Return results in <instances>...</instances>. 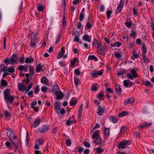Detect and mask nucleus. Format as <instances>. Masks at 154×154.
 <instances>
[{"instance_id":"obj_64","label":"nucleus","mask_w":154,"mask_h":154,"mask_svg":"<svg viewBox=\"0 0 154 154\" xmlns=\"http://www.w3.org/2000/svg\"><path fill=\"white\" fill-rule=\"evenodd\" d=\"M134 135L136 138H139V134L137 132H135L134 133Z\"/></svg>"},{"instance_id":"obj_28","label":"nucleus","mask_w":154,"mask_h":154,"mask_svg":"<svg viewBox=\"0 0 154 154\" xmlns=\"http://www.w3.org/2000/svg\"><path fill=\"white\" fill-rule=\"evenodd\" d=\"M41 65L40 64H39L38 65L36 69V71L38 72H39L41 70Z\"/></svg>"},{"instance_id":"obj_19","label":"nucleus","mask_w":154,"mask_h":154,"mask_svg":"<svg viewBox=\"0 0 154 154\" xmlns=\"http://www.w3.org/2000/svg\"><path fill=\"white\" fill-rule=\"evenodd\" d=\"M116 91L117 92L118 94L119 95L122 91L121 86L119 85H116Z\"/></svg>"},{"instance_id":"obj_33","label":"nucleus","mask_w":154,"mask_h":154,"mask_svg":"<svg viewBox=\"0 0 154 154\" xmlns=\"http://www.w3.org/2000/svg\"><path fill=\"white\" fill-rule=\"evenodd\" d=\"M1 84L4 87L6 86L8 84V83L4 79L1 80Z\"/></svg>"},{"instance_id":"obj_24","label":"nucleus","mask_w":154,"mask_h":154,"mask_svg":"<svg viewBox=\"0 0 154 154\" xmlns=\"http://www.w3.org/2000/svg\"><path fill=\"white\" fill-rule=\"evenodd\" d=\"M95 150L96 151V152L95 153V154H99L103 151V150L101 149V148L100 147H97L95 149Z\"/></svg>"},{"instance_id":"obj_41","label":"nucleus","mask_w":154,"mask_h":154,"mask_svg":"<svg viewBox=\"0 0 154 154\" xmlns=\"http://www.w3.org/2000/svg\"><path fill=\"white\" fill-rule=\"evenodd\" d=\"M63 24L64 27L66 25V19L65 16H63Z\"/></svg>"},{"instance_id":"obj_31","label":"nucleus","mask_w":154,"mask_h":154,"mask_svg":"<svg viewBox=\"0 0 154 154\" xmlns=\"http://www.w3.org/2000/svg\"><path fill=\"white\" fill-rule=\"evenodd\" d=\"M44 8V7L41 4H39L37 7V9L39 11H42Z\"/></svg>"},{"instance_id":"obj_29","label":"nucleus","mask_w":154,"mask_h":154,"mask_svg":"<svg viewBox=\"0 0 154 154\" xmlns=\"http://www.w3.org/2000/svg\"><path fill=\"white\" fill-rule=\"evenodd\" d=\"M131 74L133 76L134 78L137 77V75L136 73V71L135 69H133L131 71Z\"/></svg>"},{"instance_id":"obj_46","label":"nucleus","mask_w":154,"mask_h":154,"mask_svg":"<svg viewBox=\"0 0 154 154\" xmlns=\"http://www.w3.org/2000/svg\"><path fill=\"white\" fill-rule=\"evenodd\" d=\"M76 60V59L74 58L71 60L70 63L72 66H73L74 65Z\"/></svg>"},{"instance_id":"obj_59","label":"nucleus","mask_w":154,"mask_h":154,"mask_svg":"<svg viewBox=\"0 0 154 154\" xmlns=\"http://www.w3.org/2000/svg\"><path fill=\"white\" fill-rule=\"evenodd\" d=\"M72 34L74 36L79 35V33L75 30H74L73 31Z\"/></svg>"},{"instance_id":"obj_10","label":"nucleus","mask_w":154,"mask_h":154,"mask_svg":"<svg viewBox=\"0 0 154 154\" xmlns=\"http://www.w3.org/2000/svg\"><path fill=\"white\" fill-rule=\"evenodd\" d=\"M124 85L125 87H131L133 85V83L129 80H125L123 81Z\"/></svg>"},{"instance_id":"obj_55","label":"nucleus","mask_w":154,"mask_h":154,"mask_svg":"<svg viewBox=\"0 0 154 154\" xmlns=\"http://www.w3.org/2000/svg\"><path fill=\"white\" fill-rule=\"evenodd\" d=\"M84 18V15L82 13H81L80 15L79 20L80 21H82Z\"/></svg>"},{"instance_id":"obj_47","label":"nucleus","mask_w":154,"mask_h":154,"mask_svg":"<svg viewBox=\"0 0 154 154\" xmlns=\"http://www.w3.org/2000/svg\"><path fill=\"white\" fill-rule=\"evenodd\" d=\"M145 86H152V85H151L150 82L149 81H146L145 82Z\"/></svg>"},{"instance_id":"obj_12","label":"nucleus","mask_w":154,"mask_h":154,"mask_svg":"<svg viewBox=\"0 0 154 154\" xmlns=\"http://www.w3.org/2000/svg\"><path fill=\"white\" fill-rule=\"evenodd\" d=\"M61 105L60 104H59L57 102H56L55 103L54 105L55 110L57 113H59V112Z\"/></svg>"},{"instance_id":"obj_36","label":"nucleus","mask_w":154,"mask_h":154,"mask_svg":"<svg viewBox=\"0 0 154 154\" xmlns=\"http://www.w3.org/2000/svg\"><path fill=\"white\" fill-rule=\"evenodd\" d=\"M115 55L116 56V57L118 59L120 58L122 56L120 52L115 53Z\"/></svg>"},{"instance_id":"obj_51","label":"nucleus","mask_w":154,"mask_h":154,"mask_svg":"<svg viewBox=\"0 0 154 154\" xmlns=\"http://www.w3.org/2000/svg\"><path fill=\"white\" fill-rule=\"evenodd\" d=\"M130 35L134 38L136 36V33L133 30H132L131 33L130 34Z\"/></svg>"},{"instance_id":"obj_57","label":"nucleus","mask_w":154,"mask_h":154,"mask_svg":"<svg viewBox=\"0 0 154 154\" xmlns=\"http://www.w3.org/2000/svg\"><path fill=\"white\" fill-rule=\"evenodd\" d=\"M36 43L31 41V44H30V46L33 48H35L36 45Z\"/></svg>"},{"instance_id":"obj_32","label":"nucleus","mask_w":154,"mask_h":154,"mask_svg":"<svg viewBox=\"0 0 154 154\" xmlns=\"http://www.w3.org/2000/svg\"><path fill=\"white\" fill-rule=\"evenodd\" d=\"M29 74L30 75L31 78L32 77V76L33 75L34 73V69L33 68L30 67L29 68Z\"/></svg>"},{"instance_id":"obj_62","label":"nucleus","mask_w":154,"mask_h":154,"mask_svg":"<svg viewBox=\"0 0 154 154\" xmlns=\"http://www.w3.org/2000/svg\"><path fill=\"white\" fill-rule=\"evenodd\" d=\"M5 116L6 117H9L10 116V114L8 111H5Z\"/></svg>"},{"instance_id":"obj_5","label":"nucleus","mask_w":154,"mask_h":154,"mask_svg":"<svg viewBox=\"0 0 154 154\" xmlns=\"http://www.w3.org/2000/svg\"><path fill=\"white\" fill-rule=\"evenodd\" d=\"M124 0H120L119 4L118 6L116 9V13H118L122 11L124 6Z\"/></svg>"},{"instance_id":"obj_37","label":"nucleus","mask_w":154,"mask_h":154,"mask_svg":"<svg viewBox=\"0 0 154 154\" xmlns=\"http://www.w3.org/2000/svg\"><path fill=\"white\" fill-rule=\"evenodd\" d=\"M32 84L31 83L28 85L27 88H26V93L29 90L32 88Z\"/></svg>"},{"instance_id":"obj_1","label":"nucleus","mask_w":154,"mask_h":154,"mask_svg":"<svg viewBox=\"0 0 154 154\" xmlns=\"http://www.w3.org/2000/svg\"><path fill=\"white\" fill-rule=\"evenodd\" d=\"M7 136L9 138L10 141L11 143L15 145V147H18V140L16 138V137L14 135V132L13 130L7 128Z\"/></svg>"},{"instance_id":"obj_27","label":"nucleus","mask_w":154,"mask_h":154,"mask_svg":"<svg viewBox=\"0 0 154 154\" xmlns=\"http://www.w3.org/2000/svg\"><path fill=\"white\" fill-rule=\"evenodd\" d=\"M110 120L113 123H116L117 122V119L113 116H111L110 118Z\"/></svg>"},{"instance_id":"obj_43","label":"nucleus","mask_w":154,"mask_h":154,"mask_svg":"<svg viewBox=\"0 0 154 154\" xmlns=\"http://www.w3.org/2000/svg\"><path fill=\"white\" fill-rule=\"evenodd\" d=\"M112 13V11L110 10H108L106 11V14L107 16V18L108 19L110 17L111 13Z\"/></svg>"},{"instance_id":"obj_2","label":"nucleus","mask_w":154,"mask_h":154,"mask_svg":"<svg viewBox=\"0 0 154 154\" xmlns=\"http://www.w3.org/2000/svg\"><path fill=\"white\" fill-rule=\"evenodd\" d=\"M4 97L5 101L6 103L9 102L10 103L14 100V96L10 95V90L6 89L4 92Z\"/></svg>"},{"instance_id":"obj_53","label":"nucleus","mask_w":154,"mask_h":154,"mask_svg":"<svg viewBox=\"0 0 154 154\" xmlns=\"http://www.w3.org/2000/svg\"><path fill=\"white\" fill-rule=\"evenodd\" d=\"M65 51L64 49V48L63 47H62L61 48V50H60V53H59V54H60V55H62V56H63V54H64V52H65Z\"/></svg>"},{"instance_id":"obj_42","label":"nucleus","mask_w":154,"mask_h":154,"mask_svg":"<svg viewBox=\"0 0 154 154\" xmlns=\"http://www.w3.org/2000/svg\"><path fill=\"white\" fill-rule=\"evenodd\" d=\"M127 77L128 78L130 79H132L134 78L132 74L129 73H128L127 74Z\"/></svg>"},{"instance_id":"obj_26","label":"nucleus","mask_w":154,"mask_h":154,"mask_svg":"<svg viewBox=\"0 0 154 154\" xmlns=\"http://www.w3.org/2000/svg\"><path fill=\"white\" fill-rule=\"evenodd\" d=\"M88 59L90 60H94L95 61H96L97 60V58L94 55H91L88 56Z\"/></svg>"},{"instance_id":"obj_38","label":"nucleus","mask_w":154,"mask_h":154,"mask_svg":"<svg viewBox=\"0 0 154 154\" xmlns=\"http://www.w3.org/2000/svg\"><path fill=\"white\" fill-rule=\"evenodd\" d=\"M79 35H77L75 36V37L74 39H73V41L74 42H79Z\"/></svg>"},{"instance_id":"obj_63","label":"nucleus","mask_w":154,"mask_h":154,"mask_svg":"<svg viewBox=\"0 0 154 154\" xmlns=\"http://www.w3.org/2000/svg\"><path fill=\"white\" fill-rule=\"evenodd\" d=\"M122 45V44L119 42H116L115 43V46H117L118 47H119Z\"/></svg>"},{"instance_id":"obj_50","label":"nucleus","mask_w":154,"mask_h":154,"mask_svg":"<svg viewBox=\"0 0 154 154\" xmlns=\"http://www.w3.org/2000/svg\"><path fill=\"white\" fill-rule=\"evenodd\" d=\"M66 144L67 146H70L71 144V142L70 140L68 139L66 140Z\"/></svg>"},{"instance_id":"obj_4","label":"nucleus","mask_w":154,"mask_h":154,"mask_svg":"<svg viewBox=\"0 0 154 154\" xmlns=\"http://www.w3.org/2000/svg\"><path fill=\"white\" fill-rule=\"evenodd\" d=\"M129 145L128 141L127 140H124L119 143L118 148L121 149L125 148Z\"/></svg>"},{"instance_id":"obj_9","label":"nucleus","mask_w":154,"mask_h":154,"mask_svg":"<svg viewBox=\"0 0 154 154\" xmlns=\"http://www.w3.org/2000/svg\"><path fill=\"white\" fill-rule=\"evenodd\" d=\"M18 57L17 55L14 54L11 58L10 60L11 62V64H16V61L17 60Z\"/></svg>"},{"instance_id":"obj_52","label":"nucleus","mask_w":154,"mask_h":154,"mask_svg":"<svg viewBox=\"0 0 154 154\" xmlns=\"http://www.w3.org/2000/svg\"><path fill=\"white\" fill-rule=\"evenodd\" d=\"M77 102L75 100H72L70 101V106H73L75 105Z\"/></svg>"},{"instance_id":"obj_40","label":"nucleus","mask_w":154,"mask_h":154,"mask_svg":"<svg viewBox=\"0 0 154 154\" xmlns=\"http://www.w3.org/2000/svg\"><path fill=\"white\" fill-rule=\"evenodd\" d=\"M72 122L69 119L66 122V124L67 126L71 125L72 124Z\"/></svg>"},{"instance_id":"obj_21","label":"nucleus","mask_w":154,"mask_h":154,"mask_svg":"<svg viewBox=\"0 0 154 154\" xmlns=\"http://www.w3.org/2000/svg\"><path fill=\"white\" fill-rule=\"evenodd\" d=\"M41 82L42 83L45 85H47L48 83L47 79L45 77H42L41 79Z\"/></svg>"},{"instance_id":"obj_45","label":"nucleus","mask_w":154,"mask_h":154,"mask_svg":"<svg viewBox=\"0 0 154 154\" xmlns=\"http://www.w3.org/2000/svg\"><path fill=\"white\" fill-rule=\"evenodd\" d=\"M39 90V86L38 85L35 88V90L34 91V93L35 94H37Z\"/></svg>"},{"instance_id":"obj_23","label":"nucleus","mask_w":154,"mask_h":154,"mask_svg":"<svg viewBox=\"0 0 154 154\" xmlns=\"http://www.w3.org/2000/svg\"><path fill=\"white\" fill-rule=\"evenodd\" d=\"M128 103L131 104H132L135 101V99L133 97H131L128 98L126 100Z\"/></svg>"},{"instance_id":"obj_35","label":"nucleus","mask_w":154,"mask_h":154,"mask_svg":"<svg viewBox=\"0 0 154 154\" xmlns=\"http://www.w3.org/2000/svg\"><path fill=\"white\" fill-rule=\"evenodd\" d=\"M127 114V112L124 111L119 114V115L120 117H122L126 116Z\"/></svg>"},{"instance_id":"obj_17","label":"nucleus","mask_w":154,"mask_h":154,"mask_svg":"<svg viewBox=\"0 0 154 154\" xmlns=\"http://www.w3.org/2000/svg\"><path fill=\"white\" fill-rule=\"evenodd\" d=\"M55 95L57 96L56 99L57 100H61L64 97V95L61 91H59L58 94Z\"/></svg>"},{"instance_id":"obj_6","label":"nucleus","mask_w":154,"mask_h":154,"mask_svg":"<svg viewBox=\"0 0 154 154\" xmlns=\"http://www.w3.org/2000/svg\"><path fill=\"white\" fill-rule=\"evenodd\" d=\"M104 135L105 140H107L108 137L110 135V129L109 128H105Z\"/></svg>"},{"instance_id":"obj_16","label":"nucleus","mask_w":154,"mask_h":154,"mask_svg":"<svg viewBox=\"0 0 154 154\" xmlns=\"http://www.w3.org/2000/svg\"><path fill=\"white\" fill-rule=\"evenodd\" d=\"M93 142L96 145H100L102 144V140L100 137L95 139L94 140H93Z\"/></svg>"},{"instance_id":"obj_18","label":"nucleus","mask_w":154,"mask_h":154,"mask_svg":"<svg viewBox=\"0 0 154 154\" xmlns=\"http://www.w3.org/2000/svg\"><path fill=\"white\" fill-rule=\"evenodd\" d=\"M83 40L85 41H87L89 42H91V37L88 35H85L82 38Z\"/></svg>"},{"instance_id":"obj_39","label":"nucleus","mask_w":154,"mask_h":154,"mask_svg":"<svg viewBox=\"0 0 154 154\" xmlns=\"http://www.w3.org/2000/svg\"><path fill=\"white\" fill-rule=\"evenodd\" d=\"M142 56L144 62L148 63L149 62V60L146 57L145 55L143 54Z\"/></svg>"},{"instance_id":"obj_22","label":"nucleus","mask_w":154,"mask_h":154,"mask_svg":"<svg viewBox=\"0 0 154 154\" xmlns=\"http://www.w3.org/2000/svg\"><path fill=\"white\" fill-rule=\"evenodd\" d=\"M33 59L31 57L26 58L25 60V62L26 63H30L34 61Z\"/></svg>"},{"instance_id":"obj_30","label":"nucleus","mask_w":154,"mask_h":154,"mask_svg":"<svg viewBox=\"0 0 154 154\" xmlns=\"http://www.w3.org/2000/svg\"><path fill=\"white\" fill-rule=\"evenodd\" d=\"M92 137L93 138L96 139L97 138L100 137L97 133H94L92 135Z\"/></svg>"},{"instance_id":"obj_25","label":"nucleus","mask_w":154,"mask_h":154,"mask_svg":"<svg viewBox=\"0 0 154 154\" xmlns=\"http://www.w3.org/2000/svg\"><path fill=\"white\" fill-rule=\"evenodd\" d=\"M142 50L143 51L142 55L143 54L145 55V54L146 53L147 49L146 46L145 45H143Z\"/></svg>"},{"instance_id":"obj_7","label":"nucleus","mask_w":154,"mask_h":154,"mask_svg":"<svg viewBox=\"0 0 154 154\" xmlns=\"http://www.w3.org/2000/svg\"><path fill=\"white\" fill-rule=\"evenodd\" d=\"M105 110L104 108H103L101 106H98L97 113L99 116H102Z\"/></svg>"},{"instance_id":"obj_11","label":"nucleus","mask_w":154,"mask_h":154,"mask_svg":"<svg viewBox=\"0 0 154 154\" xmlns=\"http://www.w3.org/2000/svg\"><path fill=\"white\" fill-rule=\"evenodd\" d=\"M49 129L48 127L46 126H43L38 128L39 131L41 133H43Z\"/></svg>"},{"instance_id":"obj_20","label":"nucleus","mask_w":154,"mask_h":154,"mask_svg":"<svg viewBox=\"0 0 154 154\" xmlns=\"http://www.w3.org/2000/svg\"><path fill=\"white\" fill-rule=\"evenodd\" d=\"M41 120L39 119H37L35 120L34 122L33 127L35 128L37 127L40 124Z\"/></svg>"},{"instance_id":"obj_49","label":"nucleus","mask_w":154,"mask_h":154,"mask_svg":"<svg viewBox=\"0 0 154 154\" xmlns=\"http://www.w3.org/2000/svg\"><path fill=\"white\" fill-rule=\"evenodd\" d=\"M91 90L92 91H95L97 90V87L94 85H93L91 87Z\"/></svg>"},{"instance_id":"obj_14","label":"nucleus","mask_w":154,"mask_h":154,"mask_svg":"<svg viewBox=\"0 0 154 154\" xmlns=\"http://www.w3.org/2000/svg\"><path fill=\"white\" fill-rule=\"evenodd\" d=\"M18 89L19 91L22 90L23 91H26V87L24 85H22L20 83L18 84Z\"/></svg>"},{"instance_id":"obj_3","label":"nucleus","mask_w":154,"mask_h":154,"mask_svg":"<svg viewBox=\"0 0 154 154\" xmlns=\"http://www.w3.org/2000/svg\"><path fill=\"white\" fill-rule=\"evenodd\" d=\"M97 48H98V53L100 54L103 55L104 54L105 48L103 45L101 43H99Z\"/></svg>"},{"instance_id":"obj_61","label":"nucleus","mask_w":154,"mask_h":154,"mask_svg":"<svg viewBox=\"0 0 154 154\" xmlns=\"http://www.w3.org/2000/svg\"><path fill=\"white\" fill-rule=\"evenodd\" d=\"M37 104V102L36 101H34L33 102H32V103L31 104V107L32 108H34V106L35 105H36Z\"/></svg>"},{"instance_id":"obj_56","label":"nucleus","mask_w":154,"mask_h":154,"mask_svg":"<svg viewBox=\"0 0 154 154\" xmlns=\"http://www.w3.org/2000/svg\"><path fill=\"white\" fill-rule=\"evenodd\" d=\"M83 144L85 147H86L89 148L90 147L89 144L87 142H84Z\"/></svg>"},{"instance_id":"obj_34","label":"nucleus","mask_w":154,"mask_h":154,"mask_svg":"<svg viewBox=\"0 0 154 154\" xmlns=\"http://www.w3.org/2000/svg\"><path fill=\"white\" fill-rule=\"evenodd\" d=\"M74 80L75 82V83L76 86V87H77L78 85L79 82V79L75 77L74 78Z\"/></svg>"},{"instance_id":"obj_48","label":"nucleus","mask_w":154,"mask_h":154,"mask_svg":"<svg viewBox=\"0 0 154 154\" xmlns=\"http://www.w3.org/2000/svg\"><path fill=\"white\" fill-rule=\"evenodd\" d=\"M48 88L45 86H43V87L41 88V91L42 92H45L47 91L48 89Z\"/></svg>"},{"instance_id":"obj_54","label":"nucleus","mask_w":154,"mask_h":154,"mask_svg":"<svg viewBox=\"0 0 154 154\" xmlns=\"http://www.w3.org/2000/svg\"><path fill=\"white\" fill-rule=\"evenodd\" d=\"M75 74H76L77 75H80V72L79 71V69H75Z\"/></svg>"},{"instance_id":"obj_13","label":"nucleus","mask_w":154,"mask_h":154,"mask_svg":"<svg viewBox=\"0 0 154 154\" xmlns=\"http://www.w3.org/2000/svg\"><path fill=\"white\" fill-rule=\"evenodd\" d=\"M53 94L57 95V94H58V92L60 91L59 87L57 85H55L53 87Z\"/></svg>"},{"instance_id":"obj_15","label":"nucleus","mask_w":154,"mask_h":154,"mask_svg":"<svg viewBox=\"0 0 154 154\" xmlns=\"http://www.w3.org/2000/svg\"><path fill=\"white\" fill-rule=\"evenodd\" d=\"M31 35L33 36V38H32L31 41L35 42L37 43L38 42V40L36 38V36L37 35L38 33H34L32 32Z\"/></svg>"},{"instance_id":"obj_60","label":"nucleus","mask_w":154,"mask_h":154,"mask_svg":"<svg viewBox=\"0 0 154 154\" xmlns=\"http://www.w3.org/2000/svg\"><path fill=\"white\" fill-rule=\"evenodd\" d=\"M37 141L39 142V144L40 145H42L44 143V140L42 139H38L37 140Z\"/></svg>"},{"instance_id":"obj_58","label":"nucleus","mask_w":154,"mask_h":154,"mask_svg":"<svg viewBox=\"0 0 154 154\" xmlns=\"http://www.w3.org/2000/svg\"><path fill=\"white\" fill-rule=\"evenodd\" d=\"M16 149L14 151L15 152H16L17 153H18L19 154H20V151L18 149V148L19 147V145H18V147L17 148L15 147V145L13 146Z\"/></svg>"},{"instance_id":"obj_8","label":"nucleus","mask_w":154,"mask_h":154,"mask_svg":"<svg viewBox=\"0 0 154 154\" xmlns=\"http://www.w3.org/2000/svg\"><path fill=\"white\" fill-rule=\"evenodd\" d=\"M152 125V123L151 122L147 123L146 122H144L141 125H139L138 126V128H146Z\"/></svg>"},{"instance_id":"obj_44","label":"nucleus","mask_w":154,"mask_h":154,"mask_svg":"<svg viewBox=\"0 0 154 154\" xmlns=\"http://www.w3.org/2000/svg\"><path fill=\"white\" fill-rule=\"evenodd\" d=\"M125 73L124 71L117 72V75L118 76H121Z\"/></svg>"}]
</instances>
